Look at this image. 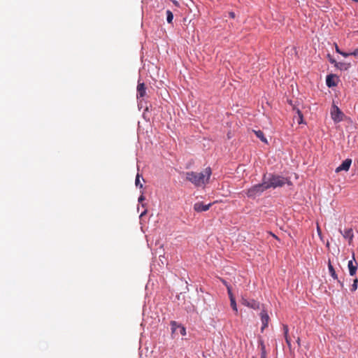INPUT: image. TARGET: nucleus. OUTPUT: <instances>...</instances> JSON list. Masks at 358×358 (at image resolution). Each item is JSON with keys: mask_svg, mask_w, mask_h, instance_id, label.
Masks as SVG:
<instances>
[{"mask_svg": "<svg viewBox=\"0 0 358 358\" xmlns=\"http://www.w3.org/2000/svg\"><path fill=\"white\" fill-rule=\"evenodd\" d=\"M301 340H300V338L298 337L297 339H296V343L298 344V346L300 347L301 346V343H300Z\"/></svg>", "mask_w": 358, "mask_h": 358, "instance_id": "34", "label": "nucleus"}, {"mask_svg": "<svg viewBox=\"0 0 358 358\" xmlns=\"http://www.w3.org/2000/svg\"><path fill=\"white\" fill-rule=\"evenodd\" d=\"M256 136L259 138L263 143H268L266 138L264 136V134L261 130L254 131Z\"/></svg>", "mask_w": 358, "mask_h": 358, "instance_id": "16", "label": "nucleus"}, {"mask_svg": "<svg viewBox=\"0 0 358 358\" xmlns=\"http://www.w3.org/2000/svg\"><path fill=\"white\" fill-rule=\"evenodd\" d=\"M230 305L233 310L235 312V313L237 314L238 308L235 299H231V300H230Z\"/></svg>", "mask_w": 358, "mask_h": 358, "instance_id": "20", "label": "nucleus"}, {"mask_svg": "<svg viewBox=\"0 0 358 358\" xmlns=\"http://www.w3.org/2000/svg\"><path fill=\"white\" fill-rule=\"evenodd\" d=\"M285 341H286V343L288 346V348H289V350L292 351V344H291V339L289 336L287 337H285Z\"/></svg>", "mask_w": 358, "mask_h": 358, "instance_id": "25", "label": "nucleus"}, {"mask_svg": "<svg viewBox=\"0 0 358 358\" xmlns=\"http://www.w3.org/2000/svg\"><path fill=\"white\" fill-rule=\"evenodd\" d=\"M348 267L349 269L350 275L353 276L356 274L358 264L355 261V254H352V259L348 262Z\"/></svg>", "mask_w": 358, "mask_h": 358, "instance_id": "8", "label": "nucleus"}, {"mask_svg": "<svg viewBox=\"0 0 358 358\" xmlns=\"http://www.w3.org/2000/svg\"><path fill=\"white\" fill-rule=\"evenodd\" d=\"M166 21L168 23L171 24L173 20V14L170 10L166 11Z\"/></svg>", "mask_w": 358, "mask_h": 358, "instance_id": "18", "label": "nucleus"}, {"mask_svg": "<svg viewBox=\"0 0 358 358\" xmlns=\"http://www.w3.org/2000/svg\"><path fill=\"white\" fill-rule=\"evenodd\" d=\"M211 175L212 170L210 167L205 169L203 172L189 171L185 173L186 180L192 182L195 187H201L208 183Z\"/></svg>", "mask_w": 358, "mask_h": 358, "instance_id": "2", "label": "nucleus"}, {"mask_svg": "<svg viewBox=\"0 0 358 358\" xmlns=\"http://www.w3.org/2000/svg\"><path fill=\"white\" fill-rule=\"evenodd\" d=\"M352 164V159H345L340 166H338L336 170V173H339L342 171H348L350 169V167Z\"/></svg>", "mask_w": 358, "mask_h": 358, "instance_id": "10", "label": "nucleus"}, {"mask_svg": "<svg viewBox=\"0 0 358 358\" xmlns=\"http://www.w3.org/2000/svg\"><path fill=\"white\" fill-rule=\"evenodd\" d=\"M266 190H267V187L264 184L263 180L262 179L261 183L256 184L248 189L245 194L248 198L255 199L257 197L261 196Z\"/></svg>", "mask_w": 358, "mask_h": 358, "instance_id": "3", "label": "nucleus"}, {"mask_svg": "<svg viewBox=\"0 0 358 358\" xmlns=\"http://www.w3.org/2000/svg\"><path fill=\"white\" fill-rule=\"evenodd\" d=\"M171 1L173 3V4H175L176 6H178V2L177 1H176V0H171Z\"/></svg>", "mask_w": 358, "mask_h": 358, "instance_id": "35", "label": "nucleus"}, {"mask_svg": "<svg viewBox=\"0 0 358 358\" xmlns=\"http://www.w3.org/2000/svg\"><path fill=\"white\" fill-rule=\"evenodd\" d=\"M252 358H255V357H252Z\"/></svg>", "mask_w": 358, "mask_h": 358, "instance_id": "36", "label": "nucleus"}, {"mask_svg": "<svg viewBox=\"0 0 358 358\" xmlns=\"http://www.w3.org/2000/svg\"><path fill=\"white\" fill-rule=\"evenodd\" d=\"M262 180L264 184L267 187V189L271 188L275 189L277 187H281L284 186L285 184H287L288 185H292V182L289 180V178L272 173H264L262 176Z\"/></svg>", "mask_w": 358, "mask_h": 358, "instance_id": "1", "label": "nucleus"}, {"mask_svg": "<svg viewBox=\"0 0 358 358\" xmlns=\"http://www.w3.org/2000/svg\"><path fill=\"white\" fill-rule=\"evenodd\" d=\"M331 116L334 122L338 123L343 121L345 115L337 106L333 105L331 110Z\"/></svg>", "mask_w": 358, "mask_h": 358, "instance_id": "5", "label": "nucleus"}, {"mask_svg": "<svg viewBox=\"0 0 358 358\" xmlns=\"http://www.w3.org/2000/svg\"><path fill=\"white\" fill-rule=\"evenodd\" d=\"M350 63L346 62H336L335 67L341 71H347L350 67Z\"/></svg>", "mask_w": 358, "mask_h": 358, "instance_id": "14", "label": "nucleus"}, {"mask_svg": "<svg viewBox=\"0 0 358 358\" xmlns=\"http://www.w3.org/2000/svg\"><path fill=\"white\" fill-rule=\"evenodd\" d=\"M338 285H340L341 288V289H344V282L343 281L341 280L340 279L338 278V280H336Z\"/></svg>", "mask_w": 358, "mask_h": 358, "instance_id": "28", "label": "nucleus"}, {"mask_svg": "<svg viewBox=\"0 0 358 358\" xmlns=\"http://www.w3.org/2000/svg\"><path fill=\"white\" fill-rule=\"evenodd\" d=\"M242 304L249 307L250 308H252L254 310H257L260 308V303L257 301L255 299H248L245 298H242Z\"/></svg>", "mask_w": 358, "mask_h": 358, "instance_id": "7", "label": "nucleus"}, {"mask_svg": "<svg viewBox=\"0 0 358 358\" xmlns=\"http://www.w3.org/2000/svg\"><path fill=\"white\" fill-rule=\"evenodd\" d=\"M357 285H358V279L355 278V279H354L353 283H352V285L351 286V288H350L351 292L356 291L357 289Z\"/></svg>", "mask_w": 358, "mask_h": 358, "instance_id": "22", "label": "nucleus"}, {"mask_svg": "<svg viewBox=\"0 0 358 358\" xmlns=\"http://www.w3.org/2000/svg\"><path fill=\"white\" fill-rule=\"evenodd\" d=\"M259 343L261 348V358H266V346L262 340L259 341Z\"/></svg>", "mask_w": 358, "mask_h": 358, "instance_id": "17", "label": "nucleus"}, {"mask_svg": "<svg viewBox=\"0 0 358 358\" xmlns=\"http://www.w3.org/2000/svg\"><path fill=\"white\" fill-rule=\"evenodd\" d=\"M340 232L343 235V236L348 240L349 244H350L352 241L354 235H353V231L352 229H345L343 231H342L341 229H339Z\"/></svg>", "mask_w": 358, "mask_h": 358, "instance_id": "13", "label": "nucleus"}, {"mask_svg": "<svg viewBox=\"0 0 358 358\" xmlns=\"http://www.w3.org/2000/svg\"><path fill=\"white\" fill-rule=\"evenodd\" d=\"M338 77L334 74H329L326 78V85L328 87H333L337 85Z\"/></svg>", "mask_w": 358, "mask_h": 358, "instance_id": "12", "label": "nucleus"}, {"mask_svg": "<svg viewBox=\"0 0 358 358\" xmlns=\"http://www.w3.org/2000/svg\"><path fill=\"white\" fill-rule=\"evenodd\" d=\"M147 213V210L145 209L140 215V217L145 215Z\"/></svg>", "mask_w": 358, "mask_h": 358, "instance_id": "33", "label": "nucleus"}, {"mask_svg": "<svg viewBox=\"0 0 358 358\" xmlns=\"http://www.w3.org/2000/svg\"><path fill=\"white\" fill-rule=\"evenodd\" d=\"M235 15H235V13H234V12H229V17H231V18H234V17H235Z\"/></svg>", "mask_w": 358, "mask_h": 358, "instance_id": "32", "label": "nucleus"}, {"mask_svg": "<svg viewBox=\"0 0 358 358\" xmlns=\"http://www.w3.org/2000/svg\"><path fill=\"white\" fill-rule=\"evenodd\" d=\"M296 113L298 115V120L297 122L299 124H302L303 122V114L301 111L299 109H297Z\"/></svg>", "mask_w": 358, "mask_h": 358, "instance_id": "21", "label": "nucleus"}, {"mask_svg": "<svg viewBox=\"0 0 358 358\" xmlns=\"http://www.w3.org/2000/svg\"><path fill=\"white\" fill-rule=\"evenodd\" d=\"M282 330H283L284 337L289 336V335H288L289 328H288V326L287 324H283L282 325Z\"/></svg>", "mask_w": 358, "mask_h": 358, "instance_id": "23", "label": "nucleus"}, {"mask_svg": "<svg viewBox=\"0 0 358 358\" xmlns=\"http://www.w3.org/2000/svg\"><path fill=\"white\" fill-rule=\"evenodd\" d=\"M227 292H228V295H229V299L231 300V299H235V297L234 296V294L231 292V289L230 288L229 286H227Z\"/></svg>", "mask_w": 358, "mask_h": 358, "instance_id": "26", "label": "nucleus"}, {"mask_svg": "<svg viewBox=\"0 0 358 358\" xmlns=\"http://www.w3.org/2000/svg\"><path fill=\"white\" fill-rule=\"evenodd\" d=\"M327 58L329 62L335 66L337 62L330 54L327 55Z\"/></svg>", "mask_w": 358, "mask_h": 358, "instance_id": "24", "label": "nucleus"}, {"mask_svg": "<svg viewBox=\"0 0 358 358\" xmlns=\"http://www.w3.org/2000/svg\"><path fill=\"white\" fill-rule=\"evenodd\" d=\"M260 318L262 324L261 327V331L262 332H263L264 329L268 327V322L270 320L268 313L266 310H262L260 313Z\"/></svg>", "mask_w": 358, "mask_h": 358, "instance_id": "9", "label": "nucleus"}, {"mask_svg": "<svg viewBox=\"0 0 358 358\" xmlns=\"http://www.w3.org/2000/svg\"><path fill=\"white\" fill-rule=\"evenodd\" d=\"M351 55L358 56V48L350 52Z\"/></svg>", "mask_w": 358, "mask_h": 358, "instance_id": "31", "label": "nucleus"}, {"mask_svg": "<svg viewBox=\"0 0 358 358\" xmlns=\"http://www.w3.org/2000/svg\"><path fill=\"white\" fill-rule=\"evenodd\" d=\"M335 49H336V52L338 54H341V52H343L342 50H340V48H338V46L337 45V44L335 45Z\"/></svg>", "mask_w": 358, "mask_h": 358, "instance_id": "29", "label": "nucleus"}, {"mask_svg": "<svg viewBox=\"0 0 358 358\" xmlns=\"http://www.w3.org/2000/svg\"><path fill=\"white\" fill-rule=\"evenodd\" d=\"M146 87L144 83H141L140 80H138L136 87V98L138 101V106L142 105L143 99L146 95Z\"/></svg>", "mask_w": 358, "mask_h": 358, "instance_id": "6", "label": "nucleus"}, {"mask_svg": "<svg viewBox=\"0 0 358 358\" xmlns=\"http://www.w3.org/2000/svg\"><path fill=\"white\" fill-rule=\"evenodd\" d=\"M211 206V203L205 204L203 202H196L194 204V210L197 213L204 212L207 211Z\"/></svg>", "mask_w": 358, "mask_h": 358, "instance_id": "11", "label": "nucleus"}, {"mask_svg": "<svg viewBox=\"0 0 358 358\" xmlns=\"http://www.w3.org/2000/svg\"><path fill=\"white\" fill-rule=\"evenodd\" d=\"M141 176L139 173H137L135 179V185L137 187H139L140 189H143V185L140 181V177Z\"/></svg>", "mask_w": 358, "mask_h": 358, "instance_id": "19", "label": "nucleus"}, {"mask_svg": "<svg viewBox=\"0 0 358 358\" xmlns=\"http://www.w3.org/2000/svg\"><path fill=\"white\" fill-rule=\"evenodd\" d=\"M328 269H329V272L330 275L334 280H338V275H337V273H336V272L333 265L331 264L330 260L329 261V263H328Z\"/></svg>", "mask_w": 358, "mask_h": 358, "instance_id": "15", "label": "nucleus"}, {"mask_svg": "<svg viewBox=\"0 0 358 358\" xmlns=\"http://www.w3.org/2000/svg\"><path fill=\"white\" fill-rule=\"evenodd\" d=\"M145 199V196L143 195V192H141V194L138 197V203H142Z\"/></svg>", "mask_w": 358, "mask_h": 358, "instance_id": "27", "label": "nucleus"}, {"mask_svg": "<svg viewBox=\"0 0 358 358\" xmlns=\"http://www.w3.org/2000/svg\"><path fill=\"white\" fill-rule=\"evenodd\" d=\"M341 55L345 57H347L351 55L350 52H343V51L341 52Z\"/></svg>", "mask_w": 358, "mask_h": 358, "instance_id": "30", "label": "nucleus"}, {"mask_svg": "<svg viewBox=\"0 0 358 358\" xmlns=\"http://www.w3.org/2000/svg\"><path fill=\"white\" fill-rule=\"evenodd\" d=\"M170 326L172 337H174L175 335L178 334V329H179V333L182 336L186 335V328L181 324L178 323L176 321H171Z\"/></svg>", "mask_w": 358, "mask_h": 358, "instance_id": "4", "label": "nucleus"}]
</instances>
